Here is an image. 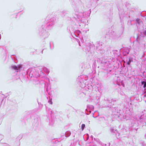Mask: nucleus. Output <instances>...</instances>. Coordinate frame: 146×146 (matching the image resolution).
I'll list each match as a JSON object with an SVG mask.
<instances>
[{
    "label": "nucleus",
    "instance_id": "obj_1",
    "mask_svg": "<svg viewBox=\"0 0 146 146\" xmlns=\"http://www.w3.org/2000/svg\"><path fill=\"white\" fill-rule=\"evenodd\" d=\"M56 21L54 17H52L51 15L48 16L46 18L43 24L39 29V34L42 38H47L49 35L46 29H50L52 28Z\"/></svg>",
    "mask_w": 146,
    "mask_h": 146
},
{
    "label": "nucleus",
    "instance_id": "obj_2",
    "mask_svg": "<svg viewBox=\"0 0 146 146\" xmlns=\"http://www.w3.org/2000/svg\"><path fill=\"white\" fill-rule=\"evenodd\" d=\"M101 94V92L98 90L92 93H90V91L82 92L80 93V96L82 97H85L86 100L88 102H93L96 104H98Z\"/></svg>",
    "mask_w": 146,
    "mask_h": 146
},
{
    "label": "nucleus",
    "instance_id": "obj_3",
    "mask_svg": "<svg viewBox=\"0 0 146 146\" xmlns=\"http://www.w3.org/2000/svg\"><path fill=\"white\" fill-rule=\"evenodd\" d=\"M88 77L85 75H82L78 76L77 81L79 82V85L82 87L85 88L86 91H90V92L92 89V86L90 84H89L87 81Z\"/></svg>",
    "mask_w": 146,
    "mask_h": 146
},
{
    "label": "nucleus",
    "instance_id": "obj_4",
    "mask_svg": "<svg viewBox=\"0 0 146 146\" xmlns=\"http://www.w3.org/2000/svg\"><path fill=\"white\" fill-rule=\"evenodd\" d=\"M27 77L29 76L31 78L32 77L37 78L44 75L42 70L38 68L36 69L33 68H29L27 70Z\"/></svg>",
    "mask_w": 146,
    "mask_h": 146
},
{
    "label": "nucleus",
    "instance_id": "obj_5",
    "mask_svg": "<svg viewBox=\"0 0 146 146\" xmlns=\"http://www.w3.org/2000/svg\"><path fill=\"white\" fill-rule=\"evenodd\" d=\"M107 72H111L113 68L114 62L110 59L102 60L101 61Z\"/></svg>",
    "mask_w": 146,
    "mask_h": 146
},
{
    "label": "nucleus",
    "instance_id": "obj_6",
    "mask_svg": "<svg viewBox=\"0 0 146 146\" xmlns=\"http://www.w3.org/2000/svg\"><path fill=\"white\" fill-rule=\"evenodd\" d=\"M82 43H79V45L82 46L84 49L86 51L89 52L90 50L91 49H94L95 48V45L94 44L89 43L88 42L84 43L81 40Z\"/></svg>",
    "mask_w": 146,
    "mask_h": 146
},
{
    "label": "nucleus",
    "instance_id": "obj_7",
    "mask_svg": "<svg viewBox=\"0 0 146 146\" xmlns=\"http://www.w3.org/2000/svg\"><path fill=\"white\" fill-rule=\"evenodd\" d=\"M116 101L115 99H112L111 100H104V103L105 104H106L105 106L112 108L113 105L115 104L114 102Z\"/></svg>",
    "mask_w": 146,
    "mask_h": 146
},
{
    "label": "nucleus",
    "instance_id": "obj_8",
    "mask_svg": "<svg viewBox=\"0 0 146 146\" xmlns=\"http://www.w3.org/2000/svg\"><path fill=\"white\" fill-rule=\"evenodd\" d=\"M110 130L111 134L115 136L117 138H118L119 134L117 132V129H114L113 127H111L110 129Z\"/></svg>",
    "mask_w": 146,
    "mask_h": 146
},
{
    "label": "nucleus",
    "instance_id": "obj_9",
    "mask_svg": "<svg viewBox=\"0 0 146 146\" xmlns=\"http://www.w3.org/2000/svg\"><path fill=\"white\" fill-rule=\"evenodd\" d=\"M110 36V37L113 38H115L119 37L120 36V34H118L114 31H112L109 33Z\"/></svg>",
    "mask_w": 146,
    "mask_h": 146
},
{
    "label": "nucleus",
    "instance_id": "obj_10",
    "mask_svg": "<svg viewBox=\"0 0 146 146\" xmlns=\"http://www.w3.org/2000/svg\"><path fill=\"white\" fill-rule=\"evenodd\" d=\"M112 111L113 113L115 115H118V114H119L120 113V110L117 107H112Z\"/></svg>",
    "mask_w": 146,
    "mask_h": 146
},
{
    "label": "nucleus",
    "instance_id": "obj_11",
    "mask_svg": "<svg viewBox=\"0 0 146 146\" xmlns=\"http://www.w3.org/2000/svg\"><path fill=\"white\" fill-rule=\"evenodd\" d=\"M124 108H126V109L125 113V116H123V118L127 119V117H128L129 115L131 114V112L130 110H129V108H127V107L126 106H124Z\"/></svg>",
    "mask_w": 146,
    "mask_h": 146
},
{
    "label": "nucleus",
    "instance_id": "obj_12",
    "mask_svg": "<svg viewBox=\"0 0 146 146\" xmlns=\"http://www.w3.org/2000/svg\"><path fill=\"white\" fill-rule=\"evenodd\" d=\"M11 67L13 69L15 70L17 72H18L20 71V69L22 68V66L21 65L18 66L13 65Z\"/></svg>",
    "mask_w": 146,
    "mask_h": 146
},
{
    "label": "nucleus",
    "instance_id": "obj_13",
    "mask_svg": "<svg viewBox=\"0 0 146 146\" xmlns=\"http://www.w3.org/2000/svg\"><path fill=\"white\" fill-rule=\"evenodd\" d=\"M97 44L96 46L97 49L98 50L100 49H102L104 44L101 42H98L97 43Z\"/></svg>",
    "mask_w": 146,
    "mask_h": 146
},
{
    "label": "nucleus",
    "instance_id": "obj_14",
    "mask_svg": "<svg viewBox=\"0 0 146 146\" xmlns=\"http://www.w3.org/2000/svg\"><path fill=\"white\" fill-rule=\"evenodd\" d=\"M98 50L99 53H100L101 55H103L104 56L107 52V51L103 48L102 49H99Z\"/></svg>",
    "mask_w": 146,
    "mask_h": 146
},
{
    "label": "nucleus",
    "instance_id": "obj_15",
    "mask_svg": "<svg viewBox=\"0 0 146 146\" xmlns=\"http://www.w3.org/2000/svg\"><path fill=\"white\" fill-rule=\"evenodd\" d=\"M81 33V32L80 30H76L74 31V35L73 36L74 38H75V37H78V36Z\"/></svg>",
    "mask_w": 146,
    "mask_h": 146
},
{
    "label": "nucleus",
    "instance_id": "obj_16",
    "mask_svg": "<svg viewBox=\"0 0 146 146\" xmlns=\"http://www.w3.org/2000/svg\"><path fill=\"white\" fill-rule=\"evenodd\" d=\"M48 82L47 83V86L46 87V91L48 92L49 90H50L51 89L50 85V80L49 78L48 79Z\"/></svg>",
    "mask_w": 146,
    "mask_h": 146
},
{
    "label": "nucleus",
    "instance_id": "obj_17",
    "mask_svg": "<svg viewBox=\"0 0 146 146\" xmlns=\"http://www.w3.org/2000/svg\"><path fill=\"white\" fill-rule=\"evenodd\" d=\"M42 71V69L43 70V71L46 72V73L48 74L49 73L50 71L49 69L45 67H40V68H39Z\"/></svg>",
    "mask_w": 146,
    "mask_h": 146
},
{
    "label": "nucleus",
    "instance_id": "obj_18",
    "mask_svg": "<svg viewBox=\"0 0 146 146\" xmlns=\"http://www.w3.org/2000/svg\"><path fill=\"white\" fill-rule=\"evenodd\" d=\"M71 132L69 131H67L65 133V135L66 137H69L71 135Z\"/></svg>",
    "mask_w": 146,
    "mask_h": 146
},
{
    "label": "nucleus",
    "instance_id": "obj_19",
    "mask_svg": "<svg viewBox=\"0 0 146 146\" xmlns=\"http://www.w3.org/2000/svg\"><path fill=\"white\" fill-rule=\"evenodd\" d=\"M127 64L129 65H130L131 62L133 61V58H129L128 60H127Z\"/></svg>",
    "mask_w": 146,
    "mask_h": 146
},
{
    "label": "nucleus",
    "instance_id": "obj_20",
    "mask_svg": "<svg viewBox=\"0 0 146 146\" xmlns=\"http://www.w3.org/2000/svg\"><path fill=\"white\" fill-rule=\"evenodd\" d=\"M87 108H89L92 110H93L94 108V107L92 105H87Z\"/></svg>",
    "mask_w": 146,
    "mask_h": 146
},
{
    "label": "nucleus",
    "instance_id": "obj_21",
    "mask_svg": "<svg viewBox=\"0 0 146 146\" xmlns=\"http://www.w3.org/2000/svg\"><path fill=\"white\" fill-rule=\"evenodd\" d=\"M85 124H82L81 125V129H82V130H83L85 127Z\"/></svg>",
    "mask_w": 146,
    "mask_h": 146
},
{
    "label": "nucleus",
    "instance_id": "obj_22",
    "mask_svg": "<svg viewBox=\"0 0 146 146\" xmlns=\"http://www.w3.org/2000/svg\"><path fill=\"white\" fill-rule=\"evenodd\" d=\"M141 84L143 85H146V81H142Z\"/></svg>",
    "mask_w": 146,
    "mask_h": 146
},
{
    "label": "nucleus",
    "instance_id": "obj_23",
    "mask_svg": "<svg viewBox=\"0 0 146 146\" xmlns=\"http://www.w3.org/2000/svg\"><path fill=\"white\" fill-rule=\"evenodd\" d=\"M136 22L138 23L139 24L140 23L141 20L140 19H137L136 20Z\"/></svg>",
    "mask_w": 146,
    "mask_h": 146
},
{
    "label": "nucleus",
    "instance_id": "obj_24",
    "mask_svg": "<svg viewBox=\"0 0 146 146\" xmlns=\"http://www.w3.org/2000/svg\"><path fill=\"white\" fill-rule=\"evenodd\" d=\"M48 102L51 104H52V102L51 99L49 100H48Z\"/></svg>",
    "mask_w": 146,
    "mask_h": 146
},
{
    "label": "nucleus",
    "instance_id": "obj_25",
    "mask_svg": "<svg viewBox=\"0 0 146 146\" xmlns=\"http://www.w3.org/2000/svg\"><path fill=\"white\" fill-rule=\"evenodd\" d=\"M143 98L145 100H146V94L144 95Z\"/></svg>",
    "mask_w": 146,
    "mask_h": 146
},
{
    "label": "nucleus",
    "instance_id": "obj_26",
    "mask_svg": "<svg viewBox=\"0 0 146 146\" xmlns=\"http://www.w3.org/2000/svg\"><path fill=\"white\" fill-rule=\"evenodd\" d=\"M42 83L43 84V85L44 86V87H46V84L44 83V81H42Z\"/></svg>",
    "mask_w": 146,
    "mask_h": 146
},
{
    "label": "nucleus",
    "instance_id": "obj_27",
    "mask_svg": "<svg viewBox=\"0 0 146 146\" xmlns=\"http://www.w3.org/2000/svg\"><path fill=\"white\" fill-rule=\"evenodd\" d=\"M76 131L75 130H74V131H73V132L72 133V134H73L74 133V137H75V134L76 133Z\"/></svg>",
    "mask_w": 146,
    "mask_h": 146
},
{
    "label": "nucleus",
    "instance_id": "obj_28",
    "mask_svg": "<svg viewBox=\"0 0 146 146\" xmlns=\"http://www.w3.org/2000/svg\"><path fill=\"white\" fill-rule=\"evenodd\" d=\"M143 33L144 35L146 36V30L143 31Z\"/></svg>",
    "mask_w": 146,
    "mask_h": 146
},
{
    "label": "nucleus",
    "instance_id": "obj_29",
    "mask_svg": "<svg viewBox=\"0 0 146 146\" xmlns=\"http://www.w3.org/2000/svg\"><path fill=\"white\" fill-rule=\"evenodd\" d=\"M3 138V136L2 135H0V138L2 139Z\"/></svg>",
    "mask_w": 146,
    "mask_h": 146
},
{
    "label": "nucleus",
    "instance_id": "obj_30",
    "mask_svg": "<svg viewBox=\"0 0 146 146\" xmlns=\"http://www.w3.org/2000/svg\"><path fill=\"white\" fill-rule=\"evenodd\" d=\"M50 49L51 50L53 49V47H52V48L51 46V44H50Z\"/></svg>",
    "mask_w": 146,
    "mask_h": 146
},
{
    "label": "nucleus",
    "instance_id": "obj_31",
    "mask_svg": "<svg viewBox=\"0 0 146 146\" xmlns=\"http://www.w3.org/2000/svg\"><path fill=\"white\" fill-rule=\"evenodd\" d=\"M143 87L145 89H146V85H143Z\"/></svg>",
    "mask_w": 146,
    "mask_h": 146
},
{
    "label": "nucleus",
    "instance_id": "obj_32",
    "mask_svg": "<svg viewBox=\"0 0 146 146\" xmlns=\"http://www.w3.org/2000/svg\"><path fill=\"white\" fill-rule=\"evenodd\" d=\"M86 14V13H82V14H83V16L84 17H85V16H84V15H85Z\"/></svg>",
    "mask_w": 146,
    "mask_h": 146
},
{
    "label": "nucleus",
    "instance_id": "obj_33",
    "mask_svg": "<svg viewBox=\"0 0 146 146\" xmlns=\"http://www.w3.org/2000/svg\"><path fill=\"white\" fill-rule=\"evenodd\" d=\"M129 52V49L128 50V51L127 52H126V53L127 54H128Z\"/></svg>",
    "mask_w": 146,
    "mask_h": 146
},
{
    "label": "nucleus",
    "instance_id": "obj_34",
    "mask_svg": "<svg viewBox=\"0 0 146 146\" xmlns=\"http://www.w3.org/2000/svg\"><path fill=\"white\" fill-rule=\"evenodd\" d=\"M140 119H142L143 118V116L142 115H141V117H140Z\"/></svg>",
    "mask_w": 146,
    "mask_h": 146
},
{
    "label": "nucleus",
    "instance_id": "obj_35",
    "mask_svg": "<svg viewBox=\"0 0 146 146\" xmlns=\"http://www.w3.org/2000/svg\"><path fill=\"white\" fill-rule=\"evenodd\" d=\"M139 37L138 36L137 37V38H136V40L138 41V39Z\"/></svg>",
    "mask_w": 146,
    "mask_h": 146
},
{
    "label": "nucleus",
    "instance_id": "obj_36",
    "mask_svg": "<svg viewBox=\"0 0 146 146\" xmlns=\"http://www.w3.org/2000/svg\"><path fill=\"white\" fill-rule=\"evenodd\" d=\"M49 124L50 125H53V123H50V122Z\"/></svg>",
    "mask_w": 146,
    "mask_h": 146
},
{
    "label": "nucleus",
    "instance_id": "obj_37",
    "mask_svg": "<svg viewBox=\"0 0 146 146\" xmlns=\"http://www.w3.org/2000/svg\"><path fill=\"white\" fill-rule=\"evenodd\" d=\"M90 137L92 139L93 138V136L91 135Z\"/></svg>",
    "mask_w": 146,
    "mask_h": 146
},
{
    "label": "nucleus",
    "instance_id": "obj_38",
    "mask_svg": "<svg viewBox=\"0 0 146 146\" xmlns=\"http://www.w3.org/2000/svg\"><path fill=\"white\" fill-rule=\"evenodd\" d=\"M37 119H35V122L36 121H37Z\"/></svg>",
    "mask_w": 146,
    "mask_h": 146
},
{
    "label": "nucleus",
    "instance_id": "obj_39",
    "mask_svg": "<svg viewBox=\"0 0 146 146\" xmlns=\"http://www.w3.org/2000/svg\"><path fill=\"white\" fill-rule=\"evenodd\" d=\"M122 27L123 28V29L124 27H123V25L122 24Z\"/></svg>",
    "mask_w": 146,
    "mask_h": 146
},
{
    "label": "nucleus",
    "instance_id": "obj_40",
    "mask_svg": "<svg viewBox=\"0 0 146 146\" xmlns=\"http://www.w3.org/2000/svg\"><path fill=\"white\" fill-rule=\"evenodd\" d=\"M43 50H44V49H43L42 50V53H43Z\"/></svg>",
    "mask_w": 146,
    "mask_h": 146
},
{
    "label": "nucleus",
    "instance_id": "obj_41",
    "mask_svg": "<svg viewBox=\"0 0 146 146\" xmlns=\"http://www.w3.org/2000/svg\"><path fill=\"white\" fill-rule=\"evenodd\" d=\"M50 112H51V113H52V111L51 110H50Z\"/></svg>",
    "mask_w": 146,
    "mask_h": 146
},
{
    "label": "nucleus",
    "instance_id": "obj_42",
    "mask_svg": "<svg viewBox=\"0 0 146 146\" xmlns=\"http://www.w3.org/2000/svg\"><path fill=\"white\" fill-rule=\"evenodd\" d=\"M88 139V138H87V139H86V141Z\"/></svg>",
    "mask_w": 146,
    "mask_h": 146
},
{
    "label": "nucleus",
    "instance_id": "obj_43",
    "mask_svg": "<svg viewBox=\"0 0 146 146\" xmlns=\"http://www.w3.org/2000/svg\"><path fill=\"white\" fill-rule=\"evenodd\" d=\"M145 137H146V133L145 135Z\"/></svg>",
    "mask_w": 146,
    "mask_h": 146
},
{
    "label": "nucleus",
    "instance_id": "obj_44",
    "mask_svg": "<svg viewBox=\"0 0 146 146\" xmlns=\"http://www.w3.org/2000/svg\"><path fill=\"white\" fill-rule=\"evenodd\" d=\"M123 87H124V84H123Z\"/></svg>",
    "mask_w": 146,
    "mask_h": 146
},
{
    "label": "nucleus",
    "instance_id": "obj_45",
    "mask_svg": "<svg viewBox=\"0 0 146 146\" xmlns=\"http://www.w3.org/2000/svg\"><path fill=\"white\" fill-rule=\"evenodd\" d=\"M85 113L87 115H88V114L86 113Z\"/></svg>",
    "mask_w": 146,
    "mask_h": 146
},
{
    "label": "nucleus",
    "instance_id": "obj_46",
    "mask_svg": "<svg viewBox=\"0 0 146 146\" xmlns=\"http://www.w3.org/2000/svg\"><path fill=\"white\" fill-rule=\"evenodd\" d=\"M86 111H87V109H86Z\"/></svg>",
    "mask_w": 146,
    "mask_h": 146
},
{
    "label": "nucleus",
    "instance_id": "obj_47",
    "mask_svg": "<svg viewBox=\"0 0 146 146\" xmlns=\"http://www.w3.org/2000/svg\"><path fill=\"white\" fill-rule=\"evenodd\" d=\"M79 25L80 26V25Z\"/></svg>",
    "mask_w": 146,
    "mask_h": 146
},
{
    "label": "nucleus",
    "instance_id": "obj_48",
    "mask_svg": "<svg viewBox=\"0 0 146 146\" xmlns=\"http://www.w3.org/2000/svg\"><path fill=\"white\" fill-rule=\"evenodd\" d=\"M109 145H110V143H109Z\"/></svg>",
    "mask_w": 146,
    "mask_h": 146
},
{
    "label": "nucleus",
    "instance_id": "obj_49",
    "mask_svg": "<svg viewBox=\"0 0 146 146\" xmlns=\"http://www.w3.org/2000/svg\"><path fill=\"white\" fill-rule=\"evenodd\" d=\"M99 0H96L97 1H98Z\"/></svg>",
    "mask_w": 146,
    "mask_h": 146
}]
</instances>
